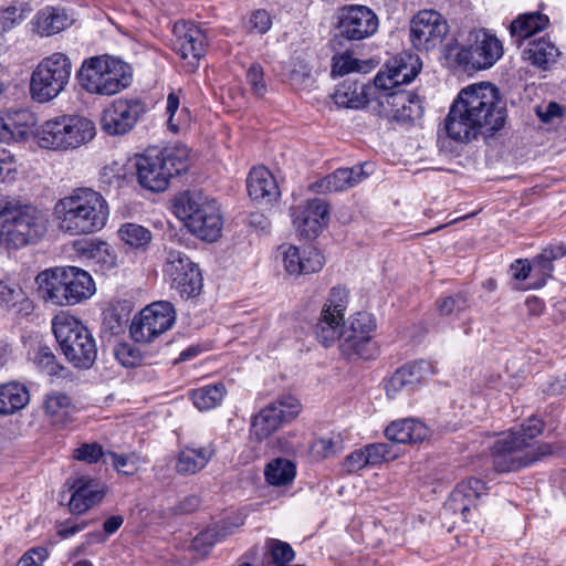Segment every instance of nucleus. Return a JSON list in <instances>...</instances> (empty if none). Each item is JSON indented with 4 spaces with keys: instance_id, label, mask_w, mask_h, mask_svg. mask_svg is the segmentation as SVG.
Here are the masks:
<instances>
[{
    "instance_id": "nucleus-24",
    "label": "nucleus",
    "mask_w": 566,
    "mask_h": 566,
    "mask_svg": "<svg viewBox=\"0 0 566 566\" xmlns=\"http://www.w3.org/2000/svg\"><path fill=\"white\" fill-rule=\"evenodd\" d=\"M430 373H432V366L426 360L398 368L385 380L384 388L387 397L399 399L409 395Z\"/></svg>"
},
{
    "instance_id": "nucleus-35",
    "label": "nucleus",
    "mask_w": 566,
    "mask_h": 566,
    "mask_svg": "<svg viewBox=\"0 0 566 566\" xmlns=\"http://www.w3.org/2000/svg\"><path fill=\"white\" fill-rule=\"evenodd\" d=\"M30 400L27 387L11 381L0 385V415H11L23 409Z\"/></svg>"
},
{
    "instance_id": "nucleus-15",
    "label": "nucleus",
    "mask_w": 566,
    "mask_h": 566,
    "mask_svg": "<svg viewBox=\"0 0 566 566\" xmlns=\"http://www.w3.org/2000/svg\"><path fill=\"white\" fill-rule=\"evenodd\" d=\"M176 314L169 302H155L146 306L130 324V335L138 343H149L167 332L175 323Z\"/></svg>"
},
{
    "instance_id": "nucleus-34",
    "label": "nucleus",
    "mask_w": 566,
    "mask_h": 566,
    "mask_svg": "<svg viewBox=\"0 0 566 566\" xmlns=\"http://www.w3.org/2000/svg\"><path fill=\"white\" fill-rule=\"evenodd\" d=\"M214 454L211 444L200 448H185L180 451L176 470L181 474H195L202 470Z\"/></svg>"
},
{
    "instance_id": "nucleus-54",
    "label": "nucleus",
    "mask_w": 566,
    "mask_h": 566,
    "mask_svg": "<svg viewBox=\"0 0 566 566\" xmlns=\"http://www.w3.org/2000/svg\"><path fill=\"white\" fill-rule=\"evenodd\" d=\"M363 450L368 465H377L384 461H388L395 458V455L390 454L389 447L386 443L369 444L366 446Z\"/></svg>"
},
{
    "instance_id": "nucleus-44",
    "label": "nucleus",
    "mask_w": 566,
    "mask_h": 566,
    "mask_svg": "<svg viewBox=\"0 0 566 566\" xmlns=\"http://www.w3.org/2000/svg\"><path fill=\"white\" fill-rule=\"evenodd\" d=\"M343 448L340 434L331 433L328 436L314 440L310 447L313 458L323 460L336 454Z\"/></svg>"
},
{
    "instance_id": "nucleus-23",
    "label": "nucleus",
    "mask_w": 566,
    "mask_h": 566,
    "mask_svg": "<svg viewBox=\"0 0 566 566\" xmlns=\"http://www.w3.org/2000/svg\"><path fill=\"white\" fill-rule=\"evenodd\" d=\"M293 216V223L300 235L315 239L328 223L329 209L326 201L314 198L296 207Z\"/></svg>"
},
{
    "instance_id": "nucleus-8",
    "label": "nucleus",
    "mask_w": 566,
    "mask_h": 566,
    "mask_svg": "<svg viewBox=\"0 0 566 566\" xmlns=\"http://www.w3.org/2000/svg\"><path fill=\"white\" fill-rule=\"evenodd\" d=\"M174 208L176 216L197 237L208 241L220 237L222 221L214 200L200 192H185L177 197Z\"/></svg>"
},
{
    "instance_id": "nucleus-43",
    "label": "nucleus",
    "mask_w": 566,
    "mask_h": 566,
    "mask_svg": "<svg viewBox=\"0 0 566 566\" xmlns=\"http://www.w3.org/2000/svg\"><path fill=\"white\" fill-rule=\"evenodd\" d=\"M295 553L290 544L279 539H268L265 543L266 566H287L294 559Z\"/></svg>"
},
{
    "instance_id": "nucleus-25",
    "label": "nucleus",
    "mask_w": 566,
    "mask_h": 566,
    "mask_svg": "<svg viewBox=\"0 0 566 566\" xmlns=\"http://www.w3.org/2000/svg\"><path fill=\"white\" fill-rule=\"evenodd\" d=\"M284 269L290 275H306L323 269L325 259L313 247H281Z\"/></svg>"
},
{
    "instance_id": "nucleus-46",
    "label": "nucleus",
    "mask_w": 566,
    "mask_h": 566,
    "mask_svg": "<svg viewBox=\"0 0 566 566\" xmlns=\"http://www.w3.org/2000/svg\"><path fill=\"white\" fill-rule=\"evenodd\" d=\"M228 535L224 527H210L192 539V548L200 555H207L211 547Z\"/></svg>"
},
{
    "instance_id": "nucleus-39",
    "label": "nucleus",
    "mask_w": 566,
    "mask_h": 566,
    "mask_svg": "<svg viewBox=\"0 0 566 566\" xmlns=\"http://www.w3.org/2000/svg\"><path fill=\"white\" fill-rule=\"evenodd\" d=\"M558 56L557 48L546 39H539L530 43V48L523 52V59L542 69H546Z\"/></svg>"
},
{
    "instance_id": "nucleus-57",
    "label": "nucleus",
    "mask_w": 566,
    "mask_h": 566,
    "mask_svg": "<svg viewBox=\"0 0 566 566\" xmlns=\"http://www.w3.org/2000/svg\"><path fill=\"white\" fill-rule=\"evenodd\" d=\"M102 242L95 239H82L75 241L73 248L78 256L93 262Z\"/></svg>"
},
{
    "instance_id": "nucleus-63",
    "label": "nucleus",
    "mask_w": 566,
    "mask_h": 566,
    "mask_svg": "<svg viewBox=\"0 0 566 566\" xmlns=\"http://www.w3.org/2000/svg\"><path fill=\"white\" fill-rule=\"evenodd\" d=\"M344 469L349 472H357L368 467L365 453L363 449L356 450L346 457L344 461Z\"/></svg>"
},
{
    "instance_id": "nucleus-4",
    "label": "nucleus",
    "mask_w": 566,
    "mask_h": 566,
    "mask_svg": "<svg viewBox=\"0 0 566 566\" xmlns=\"http://www.w3.org/2000/svg\"><path fill=\"white\" fill-rule=\"evenodd\" d=\"M41 297L52 305L72 306L88 300L96 287L88 272L76 266L45 270L35 279Z\"/></svg>"
},
{
    "instance_id": "nucleus-51",
    "label": "nucleus",
    "mask_w": 566,
    "mask_h": 566,
    "mask_svg": "<svg viewBox=\"0 0 566 566\" xmlns=\"http://www.w3.org/2000/svg\"><path fill=\"white\" fill-rule=\"evenodd\" d=\"M437 307L442 316H457L468 308V300L462 294L449 295L440 298Z\"/></svg>"
},
{
    "instance_id": "nucleus-61",
    "label": "nucleus",
    "mask_w": 566,
    "mask_h": 566,
    "mask_svg": "<svg viewBox=\"0 0 566 566\" xmlns=\"http://www.w3.org/2000/svg\"><path fill=\"white\" fill-rule=\"evenodd\" d=\"M543 431V422L539 419H528L526 423L522 424L520 431L511 432L510 434H518L522 438H525L530 443H533L532 440L539 436Z\"/></svg>"
},
{
    "instance_id": "nucleus-40",
    "label": "nucleus",
    "mask_w": 566,
    "mask_h": 566,
    "mask_svg": "<svg viewBox=\"0 0 566 566\" xmlns=\"http://www.w3.org/2000/svg\"><path fill=\"white\" fill-rule=\"evenodd\" d=\"M43 407L46 415L56 423L64 422L73 411L71 398L63 392L49 394L45 397Z\"/></svg>"
},
{
    "instance_id": "nucleus-3",
    "label": "nucleus",
    "mask_w": 566,
    "mask_h": 566,
    "mask_svg": "<svg viewBox=\"0 0 566 566\" xmlns=\"http://www.w3.org/2000/svg\"><path fill=\"white\" fill-rule=\"evenodd\" d=\"M54 213L61 231L71 235L99 231L107 222L109 210L104 197L90 188L74 190L60 199Z\"/></svg>"
},
{
    "instance_id": "nucleus-11",
    "label": "nucleus",
    "mask_w": 566,
    "mask_h": 566,
    "mask_svg": "<svg viewBox=\"0 0 566 566\" xmlns=\"http://www.w3.org/2000/svg\"><path fill=\"white\" fill-rule=\"evenodd\" d=\"M553 453L547 443H530L518 434H506L493 446V465L497 472H511L530 465Z\"/></svg>"
},
{
    "instance_id": "nucleus-32",
    "label": "nucleus",
    "mask_w": 566,
    "mask_h": 566,
    "mask_svg": "<svg viewBox=\"0 0 566 566\" xmlns=\"http://www.w3.org/2000/svg\"><path fill=\"white\" fill-rule=\"evenodd\" d=\"M249 196L253 200L269 201L279 196V187L272 174L265 167L253 168L247 178Z\"/></svg>"
},
{
    "instance_id": "nucleus-2",
    "label": "nucleus",
    "mask_w": 566,
    "mask_h": 566,
    "mask_svg": "<svg viewBox=\"0 0 566 566\" xmlns=\"http://www.w3.org/2000/svg\"><path fill=\"white\" fill-rule=\"evenodd\" d=\"M48 228L36 207L14 195H0V244L19 249L38 242Z\"/></svg>"
},
{
    "instance_id": "nucleus-27",
    "label": "nucleus",
    "mask_w": 566,
    "mask_h": 566,
    "mask_svg": "<svg viewBox=\"0 0 566 566\" xmlns=\"http://www.w3.org/2000/svg\"><path fill=\"white\" fill-rule=\"evenodd\" d=\"M4 117V143L21 142L36 134L34 129L38 118L29 109H10L3 112Z\"/></svg>"
},
{
    "instance_id": "nucleus-42",
    "label": "nucleus",
    "mask_w": 566,
    "mask_h": 566,
    "mask_svg": "<svg viewBox=\"0 0 566 566\" xmlns=\"http://www.w3.org/2000/svg\"><path fill=\"white\" fill-rule=\"evenodd\" d=\"M118 235L133 249L145 250L153 240L151 232L137 223H125L118 229Z\"/></svg>"
},
{
    "instance_id": "nucleus-62",
    "label": "nucleus",
    "mask_w": 566,
    "mask_h": 566,
    "mask_svg": "<svg viewBox=\"0 0 566 566\" xmlns=\"http://www.w3.org/2000/svg\"><path fill=\"white\" fill-rule=\"evenodd\" d=\"M48 557V551L44 547H34L29 549L18 562L17 566H38Z\"/></svg>"
},
{
    "instance_id": "nucleus-16",
    "label": "nucleus",
    "mask_w": 566,
    "mask_h": 566,
    "mask_svg": "<svg viewBox=\"0 0 566 566\" xmlns=\"http://www.w3.org/2000/svg\"><path fill=\"white\" fill-rule=\"evenodd\" d=\"M448 33V21L436 10H421L410 21V40L418 51L437 49Z\"/></svg>"
},
{
    "instance_id": "nucleus-18",
    "label": "nucleus",
    "mask_w": 566,
    "mask_h": 566,
    "mask_svg": "<svg viewBox=\"0 0 566 566\" xmlns=\"http://www.w3.org/2000/svg\"><path fill=\"white\" fill-rule=\"evenodd\" d=\"M172 48L184 60L187 72H195L206 53L207 35L191 22H178L174 27Z\"/></svg>"
},
{
    "instance_id": "nucleus-30",
    "label": "nucleus",
    "mask_w": 566,
    "mask_h": 566,
    "mask_svg": "<svg viewBox=\"0 0 566 566\" xmlns=\"http://www.w3.org/2000/svg\"><path fill=\"white\" fill-rule=\"evenodd\" d=\"M73 20L65 10L46 7L40 10L33 20V31L41 36L56 34L72 25Z\"/></svg>"
},
{
    "instance_id": "nucleus-12",
    "label": "nucleus",
    "mask_w": 566,
    "mask_h": 566,
    "mask_svg": "<svg viewBox=\"0 0 566 566\" xmlns=\"http://www.w3.org/2000/svg\"><path fill=\"white\" fill-rule=\"evenodd\" d=\"M370 109L379 116L398 124H409L421 117L422 105L419 97L410 91L375 88Z\"/></svg>"
},
{
    "instance_id": "nucleus-53",
    "label": "nucleus",
    "mask_w": 566,
    "mask_h": 566,
    "mask_svg": "<svg viewBox=\"0 0 566 566\" xmlns=\"http://www.w3.org/2000/svg\"><path fill=\"white\" fill-rule=\"evenodd\" d=\"M247 81L252 93L256 97H262L266 92L263 69L260 64L253 63L247 72Z\"/></svg>"
},
{
    "instance_id": "nucleus-56",
    "label": "nucleus",
    "mask_w": 566,
    "mask_h": 566,
    "mask_svg": "<svg viewBox=\"0 0 566 566\" xmlns=\"http://www.w3.org/2000/svg\"><path fill=\"white\" fill-rule=\"evenodd\" d=\"M93 262L98 264L104 271L112 270L117 266V255L112 247L103 241L97 253H95Z\"/></svg>"
},
{
    "instance_id": "nucleus-9",
    "label": "nucleus",
    "mask_w": 566,
    "mask_h": 566,
    "mask_svg": "<svg viewBox=\"0 0 566 566\" xmlns=\"http://www.w3.org/2000/svg\"><path fill=\"white\" fill-rule=\"evenodd\" d=\"M52 329L62 353L74 367L87 369L93 366L97 356L96 343L80 321L57 315L52 322Z\"/></svg>"
},
{
    "instance_id": "nucleus-31",
    "label": "nucleus",
    "mask_w": 566,
    "mask_h": 566,
    "mask_svg": "<svg viewBox=\"0 0 566 566\" xmlns=\"http://www.w3.org/2000/svg\"><path fill=\"white\" fill-rule=\"evenodd\" d=\"M373 88H367L364 84L345 81L339 84L333 94L336 105L345 108H359L368 106L370 108Z\"/></svg>"
},
{
    "instance_id": "nucleus-60",
    "label": "nucleus",
    "mask_w": 566,
    "mask_h": 566,
    "mask_svg": "<svg viewBox=\"0 0 566 566\" xmlns=\"http://www.w3.org/2000/svg\"><path fill=\"white\" fill-rule=\"evenodd\" d=\"M510 272L514 280L523 281L527 279L532 272H538V268H535V260L533 264H530L527 260H516L511 264Z\"/></svg>"
},
{
    "instance_id": "nucleus-55",
    "label": "nucleus",
    "mask_w": 566,
    "mask_h": 566,
    "mask_svg": "<svg viewBox=\"0 0 566 566\" xmlns=\"http://www.w3.org/2000/svg\"><path fill=\"white\" fill-rule=\"evenodd\" d=\"M74 458L86 463H95L101 458L105 460V452L98 443H83L74 450Z\"/></svg>"
},
{
    "instance_id": "nucleus-28",
    "label": "nucleus",
    "mask_w": 566,
    "mask_h": 566,
    "mask_svg": "<svg viewBox=\"0 0 566 566\" xmlns=\"http://www.w3.org/2000/svg\"><path fill=\"white\" fill-rule=\"evenodd\" d=\"M366 176L363 166L340 168L312 184L311 189L317 193L345 191L361 182Z\"/></svg>"
},
{
    "instance_id": "nucleus-64",
    "label": "nucleus",
    "mask_w": 566,
    "mask_h": 566,
    "mask_svg": "<svg viewBox=\"0 0 566 566\" xmlns=\"http://www.w3.org/2000/svg\"><path fill=\"white\" fill-rule=\"evenodd\" d=\"M117 360L125 367L135 366L138 361V354L127 345H118L115 348Z\"/></svg>"
},
{
    "instance_id": "nucleus-13",
    "label": "nucleus",
    "mask_w": 566,
    "mask_h": 566,
    "mask_svg": "<svg viewBox=\"0 0 566 566\" xmlns=\"http://www.w3.org/2000/svg\"><path fill=\"white\" fill-rule=\"evenodd\" d=\"M503 55L502 42L484 29L473 30L468 35V44L457 53V60L465 70H485Z\"/></svg>"
},
{
    "instance_id": "nucleus-58",
    "label": "nucleus",
    "mask_w": 566,
    "mask_h": 566,
    "mask_svg": "<svg viewBox=\"0 0 566 566\" xmlns=\"http://www.w3.org/2000/svg\"><path fill=\"white\" fill-rule=\"evenodd\" d=\"M34 364L49 374L56 371L55 356L49 347H41L33 357Z\"/></svg>"
},
{
    "instance_id": "nucleus-48",
    "label": "nucleus",
    "mask_w": 566,
    "mask_h": 566,
    "mask_svg": "<svg viewBox=\"0 0 566 566\" xmlns=\"http://www.w3.org/2000/svg\"><path fill=\"white\" fill-rule=\"evenodd\" d=\"M364 64L365 62L353 57L348 51L335 54L332 64V75L344 76L350 72H359L363 70Z\"/></svg>"
},
{
    "instance_id": "nucleus-6",
    "label": "nucleus",
    "mask_w": 566,
    "mask_h": 566,
    "mask_svg": "<svg viewBox=\"0 0 566 566\" xmlns=\"http://www.w3.org/2000/svg\"><path fill=\"white\" fill-rule=\"evenodd\" d=\"M96 136L93 120L84 116L64 115L44 122L35 134L38 145L51 150H74Z\"/></svg>"
},
{
    "instance_id": "nucleus-33",
    "label": "nucleus",
    "mask_w": 566,
    "mask_h": 566,
    "mask_svg": "<svg viewBox=\"0 0 566 566\" xmlns=\"http://www.w3.org/2000/svg\"><path fill=\"white\" fill-rule=\"evenodd\" d=\"M548 23V17L539 12L523 13L511 22L510 34L521 45L523 40L545 30Z\"/></svg>"
},
{
    "instance_id": "nucleus-5",
    "label": "nucleus",
    "mask_w": 566,
    "mask_h": 566,
    "mask_svg": "<svg viewBox=\"0 0 566 566\" xmlns=\"http://www.w3.org/2000/svg\"><path fill=\"white\" fill-rule=\"evenodd\" d=\"M76 77L87 93L111 96L130 84L132 69L120 59L104 54L85 59Z\"/></svg>"
},
{
    "instance_id": "nucleus-45",
    "label": "nucleus",
    "mask_w": 566,
    "mask_h": 566,
    "mask_svg": "<svg viewBox=\"0 0 566 566\" xmlns=\"http://www.w3.org/2000/svg\"><path fill=\"white\" fill-rule=\"evenodd\" d=\"M375 328L369 314L357 313L353 318L349 319L348 325H345L342 331V336H355V339L360 338H373L371 333Z\"/></svg>"
},
{
    "instance_id": "nucleus-36",
    "label": "nucleus",
    "mask_w": 566,
    "mask_h": 566,
    "mask_svg": "<svg viewBox=\"0 0 566 566\" xmlns=\"http://www.w3.org/2000/svg\"><path fill=\"white\" fill-rule=\"evenodd\" d=\"M340 354L349 360L374 359L378 355V346L373 338H357L355 336H342L339 339Z\"/></svg>"
},
{
    "instance_id": "nucleus-10",
    "label": "nucleus",
    "mask_w": 566,
    "mask_h": 566,
    "mask_svg": "<svg viewBox=\"0 0 566 566\" xmlns=\"http://www.w3.org/2000/svg\"><path fill=\"white\" fill-rule=\"evenodd\" d=\"M72 62L56 52L44 57L34 69L30 80V93L34 101L46 103L57 97L67 86Z\"/></svg>"
},
{
    "instance_id": "nucleus-26",
    "label": "nucleus",
    "mask_w": 566,
    "mask_h": 566,
    "mask_svg": "<svg viewBox=\"0 0 566 566\" xmlns=\"http://www.w3.org/2000/svg\"><path fill=\"white\" fill-rule=\"evenodd\" d=\"M486 486L483 481L476 478H470L452 491L444 504V510L454 514L460 513L463 521L467 520V513L471 506L475 505L478 499L485 494Z\"/></svg>"
},
{
    "instance_id": "nucleus-41",
    "label": "nucleus",
    "mask_w": 566,
    "mask_h": 566,
    "mask_svg": "<svg viewBox=\"0 0 566 566\" xmlns=\"http://www.w3.org/2000/svg\"><path fill=\"white\" fill-rule=\"evenodd\" d=\"M226 396V387L218 382L198 388L191 392L193 405L199 410H209L217 407Z\"/></svg>"
},
{
    "instance_id": "nucleus-37",
    "label": "nucleus",
    "mask_w": 566,
    "mask_h": 566,
    "mask_svg": "<svg viewBox=\"0 0 566 566\" xmlns=\"http://www.w3.org/2000/svg\"><path fill=\"white\" fill-rule=\"evenodd\" d=\"M344 326L345 321L343 316L321 311L315 326V336L324 347H329L336 340L339 342Z\"/></svg>"
},
{
    "instance_id": "nucleus-22",
    "label": "nucleus",
    "mask_w": 566,
    "mask_h": 566,
    "mask_svg": "<svg viewBox=\"0 0 566 566\" xmlns=\"http://www.w3.org/2000/svg\"><path fill=\"white\" fill-rule=\"evenodd\" d=\"M419 56L402 53L386 63L374 80V88H396L411 82L420 72Z\"/></svg>"
},
{
    "instance_id": "nucleus-1",
    "label": "nucleus",
    "mask_w": 566,
    "mask_h": 566,
    "mask_svg": "<svg viewBox=\"0 0 566 566\" xmlns=\"http://www.w3.org/2000/svg\"><path fill=\"white\" fill-rule=\"evenodd\" d=\"M505 117V104L499 88L481 82L459 92L444 119V129L451 139L465 144L481 134L500 130Z\"/></svg>"
},
{
    "instance_id": "nucleus-21",
    "label": "nucleus",
    "mask_w": 566,
    "mask_h": 566,
    "mask_svg": "<svg viewBox=\"0 0 566 566\" xmlns=\"http://www.w3.org/2000/svg\"><path fill=\"white\" fill-rule=\"evenodd\" d=\"M67 485L72 492L69 502L72 514H83L92 507L99 504L106 492L107 486L96 478L85 474H76L67 480Z\"/></svg>"
},
{
    "instance_id": "nucleus-19",
    "label": "nucleus",
    "mask_w": 566,
    "mask_h": 566,
    "mask_svg": "<svg viewBox=\"0 0 566 566\" xmlns=\"http://www.w3.org/2000/svg\"><path fill=\"white\" fill-rule=\"evenodd\" d=\"M337 30L340 38L359 41L378 30V18L366 6L350 4L338 10Z\"/></svg>"
},
{
    "instance_id": "nucleus-14",
    "label": "nucleus",
    "mask_w": 566,
    "mask_h": 566,
    "mask_svg": "<svg viewBox=\"0 0 566 566\" xmlns=\"http://www.w3.org/2000/svg\"><path fill=\"white\" fill-rule=\"evenodd\" d=\"M164 276L181 297H195L202 289V276L196 263L182 251L168 249Z\"/></svg>"
},
{
    "instance_id": "nucleus-59",
    "label": "nucleus",
    "mask_w": 566,
    "mask_h": 566,
    "mask_svg": "<svg viewBox=\"0 0 566 566\" xmlns=\"http://www.w3.org/2000/svg\"><path fill=\"white\" fill-rule=\"evenodd\" d=\"M21 297V291L0 280V307L9 308L17 304Z\"/></svg>"
},
{
    "instance_id": "nucleus-50",
    "label": "nucleus",
    "mask_w": 566,
    "mask_h": 566,
    "mask_svg": "<svg viewBox=\"0 0 566 566\" xmlns=\"http://www.w3.org/2000/svg\"><path fill=\"white\" fill-rule=\"evenodd\" d=\"M348 303V292L343 286H334L322 308L324 313L337 314L344 317Z\"/></svg>"
},
{
    "instance_id": "nucleus-7",
    "label": "nucleus",
    "mask_w": 566,
    "mask_h": 566,
    "mask_svg": "<svg viewBox=\"0 0 566 566\" xmlns=\"http://www.w3.org/2000/svg\"><path fill=\"white\" fill-rule=\"evenodd\" d=\"M189 166V151L186 147L148 150L137 160V178L142 187L159 192L167 189L169 180Z\"/></svg>"
},
{
    "instance_id": "nucleus-38",
    "label": "nucleus",
    "mask_w": 566,
    "mask_h": 566,
    "mask_svg": "<svg viewBox=\"0 0 566 566\" xmlns=\"http://www.w3.org/2000/svg\"><path fill=\"white\" fill-rule=\"evenodd\" d=\"M296 475L295 463L285 458L271 460L264 469V476L269 484L284 486L291 484Z\"/></svg>"
},
{
    "instance_id": "nucleus-49",
    "label": "nucleus",
    "mask_w": 566,
    "mask_h": 566,
    "mask_svg": "<svg viewBox=\"0 0 566 566\" xmlns=\"http://www.w3.org/2000/svg\"><path fill=\"white\" fill-rule=\"evenodd\" d=\"M30 12V8L27 4L10 6L4 10L0 11V32H7L21 23L25 18L27 13Z\"/></svg>"
},
{
    "instance_id": "nucleus-20",
    "label": "nucleus",
    "mask_w": 566,
    "mask_h": 566,
    "mask_svg": "<svg viewBox=\"0 0 566 566\" xmlns=\"http://www.w3.org/2000/svg\"><path fill=\"white\" fill-rule=\"evenodd\" d=\"M145 112V105L138 99H116L103 111L101 127L111 136L124 135L133 129Z\"/></svg>"
},
{
    "instance_id": "nucleus-47",
    "label": "nucleus",
    "mask_w": 566,
    "mask_h": 566,
    "mask_svg": "<svg viewBox=\"0 0 566 566\" xmlns=\"http://www.w3.org/2000/svg\"><path fill=\"white\" fill-rule=\"evenodd\" d=\"M105 463H109L118 473L125 475H133L139 469L138 459L134 454L107 451L105 452Z\"/></svg>"
},
{
    "instance_id": "nucleus-52",
    "label": "nucleus",
    "mask_w": 566,
    "mask_h": 566,
    "mask_svg": "<svg viewBox=\"0 0 566 566\" xmlns=\"http://www.w3.org/2000/svg\"><path fill=\"white\" fill-rule=\"evenodd\" d=\"M565 254L563 247H552L545 249L535 260V268H538V273L548 277L553 271L552 262Z\"/></svg>"
},
{
    "instance_id": "nucleus-29",
    "label": "nucleus",
    "mask_w": 566,
    "mask_h": 566,
    "mask_svg": "<svg viewBox=\"0 0 566 566\" xmlns=\"http://www.w3.org/2000/svg\"><path fill=\"white\" fill-rule=\"evenodd\" d=\"M388 440L398 443L422 442L430 436V429L416 419L392 421L385 431Z\"/></svg>"
},
{
    "instance_id": "nucleus-17",
    "label": "nucleus",
    "mask_w": 566,
    "mask_h": 566,
    "mask_svg": "<svg viewBox=\"0 0 566 566\" xmlns=\"http://www.w3.org/2000/svg\"><path fill=\"white\" fill-rule=\"evenodd\" d=\"M301 410V405L295 397H283L264 407L251 421V437L256 441H263L271 437L282 423L294 419Z\"/></svg>"
}]
</instances>
